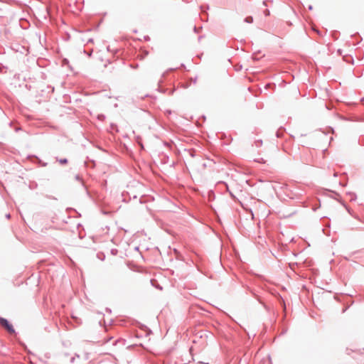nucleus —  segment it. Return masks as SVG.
<instances>
[{"mask_svg": "<svg viewBox=\"0 0 364 364\" xmlns=\"http://www.w3.org/2000/svg\"><path fill=\"white\" fill-rule=\"evenodd\" d=\"M0 326L4 328L10 334H16V330L13 325L8 321V319L0 317Z\"/></svg>", "mask_w": 364, "mask_h": 364, "instance_id": "obj_1", "label": "nucleus"}, {"mask_svg": "<svg viewBox=\"0 0 364 364\" xmlns=\"http://www.w3.org/2000/svg\"><path fill=\"white\" fill-rule=\"evenodd\" d=\"M32 157L35 158L36 163H37L39 166L45 167L48 165V164L46 162L42 161V160L41 159H39L38 156H32Z\"/></svg>", "mask_w": 364, "mask_h": 364, "instance_id": "obj_2", "label": "nucleus"}, {"mask_svg": "<svg viewBox=\"0 0 364 364\" xmlns=\"http://www.w3.org/2000/svg\"><path fill=\"white\" fill-rule=\"evenodd\" d=\"M347 195H348L350 196V201H355L357 199V196L354 193L348 192Z\"/></svg>", "mask_w": 364, "mask_h": 364, "instance_id": "obj_3", "label": "nucleus"}, {"mask_svg": "<svg viewBox=\"0 0 364 364\" xmlns=\"http://www.w3.org/2000/svg\"><path fill=\"white\" fill-rule=\"evenodd\" d=\"M244 21L247 23H252L253 22V17L251 16H248L245 18Z\"/></svg>", "mask_w": 364, "mask_h": 364, "instance_id": "obj_4", "label": "nucleus"}, {"mask_svg": "<svg viewBox=\"0 0 364 364\" xmlns=\"http://www.w3.org/2000/svg\"><path fill=\"white\" fill-rule=\"evenodd\" d=\"M56 160L60 164H67L68 161L66 158H63V159H58V158L56 159Z\"/></svg>", "mask_w": 364, "mask_h": 364, "instance_id": "obj_5", "label": "nucleus"}, {"mask_svg": "<svg viewBox=\"0 0 364 364\" xmlns=\"http://www.w3.org/2000/svg\"><path fill=\"white\" fill-rule=\"evenodd\" d=\"M215 164V162L213 160H209V161L208 163H204L203 164V167H207V166L210 167L212 166V164Z\"/></svg>", "mask_w": 364, "mask_h": 364, "instance_id": "obj_6", "label": "nucleus"}, {"mask_svg": "<svg viewBox=\"0 0 364 364\" xmlns=\"http://www.w3.org/2000/svg\"><path fill=\"white\" fill-rule=\"evenodd\" d=\"M62 63H63V65L65 66V65H68V67L70 68V65H69V60L67 59V58H64L62 61Z\"/></svg>", "mask_w": 364, "mask_h": 364, "instance_id": "obj_7", "label": "nucleus"}, {"mask_svg": "<svg viewBox=\"0 0 364 364\" xmlns=\"http://www.w3.org/2000/svg\"><path fill=\"white\" fill-rule=\"evenodd\" d=\"M202 28H203V27H202V26H200V27H197V26H195L193 27V31H194L196 33H199V32H200V31Z\"/></svg>", "mask_w": 364, "mask_h": 364, "instance_id": "obj_8", "label": "nucleus"}, {"mask_svg": "<svg viewBox=\"0 0 364 364\" xmlns=\"http://www.w3.org/2000/svg\"><path fill=\"white\" fill-rule=\"evenodd\" d=\"M105 119V116L102 114H98L97 119L100 121H104Z\"/></svg>", "mask_w": 364, "mask_h": 364, "instance_id": "obj_9", "label": "nucleus"}, {"mask_svg": "<svg viewBox=\"0 0 364 364\" xmlns=\"http://www.w3.org/2000/svg\"><path fill=\"white\" fill-rule=\"evenodd\" d=\"M118 253V250L117 249H112L111 250V254L112 255H117Z\"/></svg>", "mask_w": 364, "mask_h": 364, "instance_id": "obj_10", "label": "nucleus"}, {"mask_svg": "<svg viewBox=\"0 0 364 364\" xmlns=\"http://www.w3.org/2000/svg\"><path fill=\"white\" fill-rule=\"evenodd\" d=\"M255 144H256V146H257V147H259V146H262V140H257V141H255Z\"/></svg>", "mask_w": 364, "mask_h": 364, "instance_id": "obj_11", "label": "nucleus"}, {"mask_svg": "<svg viewBox=\"0 0 364 364\" xmlns=\"http://www.w3.org/2000/svg\"><path fill=\"white\" fill-rule=\"evenodd\" d=\"M188 152H189V154H190V156H191V157H194V156H195V151H193V150H189V151H188Z\"/></svg>", "mask_w": 364, "mask_h": 364, "instance_id": "obj_12", "label": "nucleus"}, {"mask_svg": "<svg viewBox=\"0 0 364 364\" xmlns=\"http://www.w3.org/2000/svg\"><path fill=\"white\" fill-rule=\"evenodd\" d=\"M130 67L133 69H136L139 67L138 64H131Z\"/></svg>", "mask_w": 364, "mask_h": 364, "instance_id": "obj_13", "label": "nucleus"}, {"mask_svg": "<svg viewBox=\"0 0 364 364\" xmlns=\"http://www.w3.org/2000/svg\"><path fill=\"white\" fill-rule=\"evenodd\" d=\"M75 180L77 181H82V178L80 176V175H76L75 177Z\"/></svg>", "mask_w": 364, "mask_h": 364, "instance_id": "obj_14", "label": "nucleus"}, {"mask_svg": "<svg viewBox=\"0 0 364 364\" xmlns=\"http://www.w3.org/2000/svg\"><path fill=\"white\" fill-rule=\"evenodd\" d=\"M264 15H265V16H269V14H270L269 11L268 9H266V10L264 11Z\"/></svg>", "mask_w": 364, "mask_h": 364, "instance_id": "obj_15", "label": "nucleus"}, {"mask_svg": "<svg viewBox=\"0 0 364 364\" xmlns=\"http://www.w3.org/2000/svg\"><path fill=\"white\" fill-rule=\"evenodd\" d=\"M48 88L50 89L51 92H54V90H55L54 87L49 85V86H48Z\"/></svg>", "mask_w": 364, "mask_h": 364, "instance_id": "obj_16", "label": "nucleus"}, {"mask_svg": "<svg viewBox=\"0 0 364 364\" xmlns=\"http://www.w3.org/2000/svg\"><path fill=\"white\" fill-rule=\"evenodd\" d=\"M197 79H198V77H195L193 79H192V81H193V82L194 84H195V83H196V82H197Z\"/></svg>", "mask_w": 364, "mask_h": 364, "instance_id": "obj_17", "label": "nucleus"}, {"mask_svg": "<svg viewBox=\"0 0 364 364\" xmlns=\"http://www.w3.org/2000/svg\"><path fill=\"white\" fill-rule=\"evenodd\" d=\"M10 217H11L10 213H8V214H6V218L7 219L10 218Z\"/></svg>", "mask_w": 364, "mask_h": 364, "instance_id": "obj_18", "label": "nucleus"}, {"mask_svg": "<svg viewBox=\"0 0 364 364\" xmlns=\"http://www.w3.org/2000/svg\"><path fill=\"white\" fill-rule=\"evenodd\" d=\"M308 9L309 10L311 11L313 9V6L311 5H309Z\"/></svg>", "mask_w": 364, "mask_h": 364, "instance_id": "obj_19", "label": "nucleus"}, {"mask_svg": "<svg viewBox=\"0 0 364 364\" xmlns=\"http://www.w3.org/2000/svg\"><path fill=\"white\" fill-rule=\"evenodd\" d=\"M203 38V36H198V41H200V40H202Z\"/></svg>", "mask_w": 364, "mask_h": 364, "instance_id": "obj_20", "label": "nucleus"}, {"mask_svg": "<svg viewBox=\"0 0 364 364\" xmlns=\"http://www.w3.org/2000/svg\"><path fill=\"white\" fill-rule=\"evenodd\" d=\"M339 184L342 186H346V183H343L342 182H339Z\"/></svg>", "mask_w": 364, "mask_h": 364, "instance_id": "obj_21", "label": "nucleus"}, {"mask_svg": "<svg viewBox=\"0 0 364 364\" xmlns=\"http://www.w3.org/2000/svg\"><path fill=\"white\" fill-rule=\"evenodd\" d=\"M277 137H281L280 133H279V132H277Z\"/></svg>", "mask_w": 364, "mask_h": 364, "instance_id": "obj_22", "label": "nucleus"}, {"mask_svg": "<svg viewBox=\"0 0 364 364\" xmlns=\"http://www.w3.org/2000/svg\"><path fill=\"white\" fill-rule=\"evenodd\" d=\"M166 113L168 114H171V110H166Z\"/></svg>", "mask_w": 364, "mask_h": 364, "instance_id": "obj_23", "label": "nucleus"}, {"mask_svg": "<svg viewBox=\"0 0 364 364\" xmlns=\"http://www.w3.org/2000/svg\"><path fill=\"white\" fill-rule=\"evenodd\" d=\"M20 129H21V127H16V128L15 129V131H16V132H18V130H20Z\"/></svg>", "mask_w": 364, "mask_h": 364, "instance_id": "obj_24", "label": "nucleus"}, {"mask_svg": "<svg viewBox=\"0 0 364 364\" xmlns=\"http://www.w3.org/2000/svg\"><path fill=\"white\" fill-rule=\"evenodd\" d=\"M92 41H93V40H92V38H90V39H89V40L87 41V43H90V42H92Z\"/></svg>", "mask_w": 364, "mask_h": 364, "instance_id": "obj_25", "label": "nucleus"}, {"mask_svg": "<svg viewBox=\"0 0 364 364\" xmlns=\"http://www.w3.org/2000/svg\"><path fill=\"white\" fill-rule=\"evenodd\" d=\"M230 194L231 197L235 198V196H234L233 193H232L231 192H230Z\"/></svg>", "mask_w": 364, "mask_h": 364, "instance_id": "obj_26", "label": "nucleus"}, {"mask_svg": "<svg viewBox=\"0 0 364 364\" xmlns=\"http://www.w3.org/2000/svg\"><path fill=\"white\" fill-rule=\"evenodd\" d=\"M181 67H182V68H185V65H184L183 63H181Z\"/></svg>", "mask_w": 364, "mask_h": 364, "instance_id": "obj_27", "label": "nucleus"}, {"mask_svg": "<svg viewBox=\"0 0 364 364\" xmlns=\"http://www.w3.org/2000/svg\"><path fill=\"white\" fill-rule=\"evenodd\" d=\"M136 198H137V196L134 195V196H133V199H136Z\"/></svg>", "mask_w": 364, "mask_h": 364, "instance_id": "obj_28", "label": "nucleus"}, {"mask_svg": "<svg viewBox=\"0 0 364 364\" xmlns=\"http://www.w3.org/2000/svg\"><path fill=\"white\" fill-rule=\"evenodd\" d=\"M262 4H263L264 6H267V4H266V1H264L262 2Z\"/></svg>", "mask_w": 364, "mask_h": 364, "instance_id": "obj_29", "label": "nucleus"}, {"mask_svg": "<svg viewBox=\"0 0 364 364\" xmlns=\"http://www.w3.org/2000/svg\"><path fill=\"white\" fill-rule=\"evenodd\" d=\"M118 341H119L118 340L115 341H114V345H116V343H117Z\"/></svg>", "mask_w": 364, "mask_h": 364, "instance_id": "obj_30", "label": "nucleus"}, {"mask_svg": "<svg viewBox=\"0 0 364 364\" xmlns=\"http://www.w3.org/2000/svg\"><path fill=\"white\" fill-rule=\"evenodd\" d=\"M333 176H334L335 177H337V176H338V175H337V173H334Z\"/></svg>", "mask_w": 364, "mask_h": 364, "instance_id": "obj_31", "label": "nucleus"}, {"mask_svg": "<svg viewBox=\"0 0 364 364\" xmlns=\"http://www.w3.org/2000/svg\"><path fill=\"white\" fill-rule=\"evenodd\" d=\"M145 39H146V40H149V36L145 37Z\"/></svg>", "mask_w": 364, "mask_h": 364, "instance_id": "obj_32", "label": "nucleus"}, {"mask_svg": "<svg viewBox=\"0 0 364 364\" xmlns=\"http://www.w3.org/2000/svg\"><path fill=\"white\" fill-rule=\"evenodd\" d=\"M317 208H313L314 211H316Z\"/></svg>", "mask_w": 364, "mask_h": 364, "instance_id": "obj_33", "label": "nucleus"}, {"mask_svg": "<svg viewBox=\"0 0 364 364\" xmlns=\"http://www.w3.org/2000/svg\"><path fill=\"white\" fill-rule=\"evenodd\" d=\"M346 209L350 213V210H349L347 207H346Z\"/></svg>", "mask_w": 364, "mask_h": 364, "instance_id": "obj_34", "label": "nucleus"}, {"mask_svg": "<svg viewBox=\"0 0 364 364\" xmlns=\"http://www.w3.org/2000/svg\"><path fill=\"white\" fill-rule=\"evenodd\" d=\"M74 359H75L74 358H72V359H71L72 362H74Z\"/></svg>", "mask_w": 364, "mask_h": 364, "instance_id": "obj_35", "label": "nucleus"}, {"mask_svg": "<svg viewBox=\"0 0 364 364\" xmlns=\"http://www.w3.org/2000/svg\"><path fill=\"white\" fill-rule=\"evenodd\" d=\"M74 359H75L74 358H72V359H71L72 362H74Z\"/></svg>", "mask_w": 364, "mask_h": 364, "instance_id": "obj_36", "label": "nucleus"}, {"mask_svg": "<svg viewBox=\"0 0 364 364\" xmlns=\"http://www.w3.org/2000/svg\"><path fill=\"white\" fill-rule=\"evenodd\" d=\"M361 101L363 102L364 101V97L361 99Z\"/></svg>", "mask_w": 364, "mask_h": 364, "instance_id": "obj_37", "label": "nucleus"}]
</instances>
